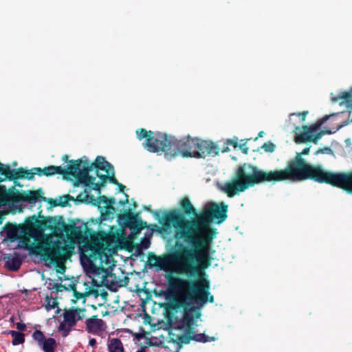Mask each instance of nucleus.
I'll use <instances>...</instances> for the list:
<instances>
[{
  "label": "nucleus",
  "instance_id": "4",
  "mask_svg": "<svg viewBox=\"0 0 352 352\" xmlns=\"http://www.w3.org/2000/svg\"><path fill=\"white\" fill-rule=\"evenodd\" d=\"M120 235L98 233L80 247V261L87 274L93 280L104 272V269L114 267L113 255L120 245Z\"/></svg>",
  "mask_w": 352,
  "mask_h": 352
},
{
  "label": "nucleus",
  "instance_id": "6",
  "mask_svg": "<svg viewBox=\"0 0 352 352\" xmlns=\"http://www.w3.org/2000/svg\"><path fill=\"white\" fill-rule=\"evenodd\" d=\"M42 191L27 190L20 193L14 190H7L5 186L0 185V207L8 206L12 211L21 210L22 201H28L30 204H35L44 198Z\"/></svg>",
  "mask_w": 352,
  "mask_h": 352
},
{
  "label": "nucleus",
  "instance_id": "31",
  "mask_svg": "<svg viewBox=\"0 0 352 352\" xmlns=\"http://www.w3.org/2000/svg\"><path fill=\"white\" fill-rule=\"evenodd\" d=\"M120 187L122 188V190L125 188V186L123 185H120Z\"/></svg>",
  "mask_w": 352,
  "mask_h": 352
},
{
  "label": "nucleus",
  "instance_id": "17",
  "mask_svg": "<svg viewBox=\"0 0 352 352\" xmlns=\"http://www.w3.org/2000/svg\"><path fill=\"white\" fill-rule=\"evenodd\" d=\"M109 352H123L124 348L121 341L118 338H112L108 341Z\"/></svg>",
  "mask_w": 352,
  "mask_h": 352
},
{
  "label": "nucleus",
  "instance_id": "28",
  "mask_svg": "<svg viewBox=\"0 0 352 352\" xmlns=\"http://www.w3.org/2000/svg\"><path fill=\"white\" fill-rule=\"evenodd\" d=\"M16 328L19 331H24L26 328V325L23 323L17 322L16 323Z\"/></svg>",
  "mask_w": 352,
  "mask_h": 352
},
{
  "label": "nucleus",
  "instance_id": "27",
  "mask_svg": "<svg viewBox=\"0 0 352 352\" xmlns=\"http://www.w3.org/2000/svg\"><path fill=\"white\" fill-rule=\"evenodd\" d=\"M74 295H75V298H75V299H72V300L73 303H76V301H77L78 300H79V299H82L83 302H85V298H84V296H83V295H82V294H80V293H77V292L75 291V292H74Z\"/></svg>",
  "mask_w": 352,
  "mask_h": 352
},
{
  "label": "nucleus",
  "instance_id": "15",
  "mask_svg": "<svg viewBox=\"0 0 352 352\" xmlns=\"http://www.w3.org/2000/svg\"><path fill=\"white\" fill-rule=\"evenodd\" d=\"M34 174L38 175L51 176L55 174H63V168L61 166H50L44 168H34Z\"/></svg>",
  "mask_w": 352,
  "mask_h": 352
},
{
  "label": "nucleus",
  "instance_id": "10",
  "mask_svg": "<svg viewBox=\"0 0 352 352\" xmlns=\"http://www.w3.org/2000/svg\"><path fill=\"white\" fill-rule=\"evenodd\" d=\"M94 165H95L97 168L96 175L99 178L98 181L96 180V182L100 184V188L103 186L107 179H110L111 181L114 182L113 168L105 160L104 157L101 156L97 157Z\"/></svg>",
  "mask_w": 352,
  "mask_h": 352
},
{
  "label": "nucleus",
  "instance_id": "24",
  "mask_svg": "<svg viewBox=\"0 0 352 352\" xmlns=\"http://www.w3.org/2000/svg\"><path fill=\"white\" fill-rule=\"evenodd\" d=\"M32 338H34V340H35L36 341H37L38 342L39 345H41L43 342L45 340L44 334L43 333L42 331H41L39 330H36L33 333Z\"/></svg>",
  "mask_w": 352,
  "mask_h": 352
},
{
  "label": "nucleus",
  "instance_id": "25",
  "mask_svg": "<svg viewBox=\"0 0 352 352\" xmlns=\"http://www.w3.org/2000/svg\"><path fill=\"white\" fill-rule=\"evenodd\" d=\"M58 303L56 299L50 298L47 300L46 308L47 309H54L57 306Z\"/></svg>",
  "mask_w": 352,
  "mask_h": 352
},
{
  "label": "nucleus",
  "instance_id": "20",
  "mask_svg": "<svg viewBox=\"0 0 352 352\" xmlns=\"http://www.w3.org/2000/svg\"><path fill=\"white\" fill-rule=\"evenodd\" d=\"M9 334L13 338L12 344L13 345H18L23 344L25 342L24 334L16 331H10Z\"/></svg>",
  "mask_w": 352,
  "mask_h": 352
},
{
  "label": "nucleus",
  "instance_id": "13",
  "mask_svg": "<svg viewBox=\"0 0 352 352\" xmlns=\"http://www.w3.org/2000/svg\"><path fill=\"white\" fill-rule=\"evenodd\" d=\"M85 329L89 333L100 335L105 331L107 325L104 321L94 316L86 320Z\"/></svg>",
  "mask_w": 352,
  "mask_h": 352
},
{
  "label": "nucleus",
  "instance_id": "3",
  "mask_svg": "<svg viewBox=\"0 0 352 352\" xmlns=\"http://www.w3.org/2000/svg\"><path fill=\"white\" fill-rule=\"evenodd\" d=\"M170 287L179 305L184 308V314L177 328L172 329L170 335L173 342L179 344H188L195 338L192 331L195 320L200 316L199 309L214 298L209 291L210 283L204 278L191 281L175 278L170 281Z\"/></svg>",
  "mask_w": 352,
  "mask_h": 352
},
{
  "label": "nucleus",
  "instance_id": "8",
  "mask_svg": "<svg viewBox=\"0 0 352 352\" xmlns=\"http://www.w3.org/2000/svg\"><path fill=\"white\" fill-rule=\"evenodd\" d=\"M89 169L88 168L81 169L80 161H72L71 164H68L65 169H63V174L71 175L86 186L93 190H100V184L96 182V177H92L89 175Z\"/></svg>",
  "mask_w": 352,
  "mask_h": 352
},
{
  "label": "nucleus",
  "instance_id": "16",
  "mask_svg": "<svg viewBox=\"0 0 352 352\" xmlns=\"http://www.w3.org/2000/svg\"><path fill=\"white\" fill-rule=\"evenodd\" d=\"M6 263L10 270H17L21 265V260L17 254H14V256L6 258Z\"/></svg>",
  "mask_w": 352,
  "mask_h": 352
},
{
  "label": "nucleus",
  "instance_id": "23",
  "mask_svg": "<svg viewBox=\"0 0 352 352\" xmlns=\"http://www.w3.org/2000/svg\"><path fill=\"white\" fill-rule=\"evenodd\" d=\"M7 237L12 241L19 239L18 230L14 228L7 231Z\"/></svg>",
  "mask_w": 352,
  "mask_h": 352
},
{
  "label": "nucleus",
  "instance_id": "2",
  "mask_svg": "<svg viewBox=\"0 0 352 352\" xmlns=\"http://www.w3.org/2000/svg\"><path fill=\"white\" fill-rule=\"evenodd\" d=\"M309 148L288 161L284 169L263 170L256 166L244 164L239 166L234 177L221 186V189L230 197L245 191L249 187L262 182H278L285 180L300 182L313 179L352 191V173H335L322 169L320 166H312L302 157L307 155Z\"/></svg>",
  "mask_w": 352,
  "mask_h": 352
},
{
  "label": "nucleus",
  "instance_id": "1",
  "mask_svg": "<svg viewBox=\"0 0 352 352\" xmlns=\"http://www.w3.org/2000/svg\"><path fill=\"white\" fill-rule=\"evenodd\" d=\"M227 206L221 203L206 204L203 212L191 221L186 220L177 212L167 214V223L172 225L175 238L184 240L193 245L195 249L184 248L178 254L160 257L154 256L150 258L153 265L166 272L192 275L199 270L200 266L207 267L212 241L209 223L212 221L221 223L226 217Z\"/></svg>",
  "mask_w": 352,
  "mask_h": 352
},
{
  "label": "nucleus",
  "instance_id": "19",
  "mask_svg": "<svg viewBox=\"0 0 352 352\" xmlns=\"http://www.w3.org/2000/svg\"><path fill=\"white\" fill-rule=\"evenodd\" d=\"M41 346H42L45 352H54L56 346V342L54 338H50L45 339Z\"/></svg>",
  "mask_w": 352,
  "mask_h": 352
},
{
  "label": "nucleus",
  "instance_id": "12",
  "mask_svg": "<svg viewBox=\"0 0 352 352\" xmlns=\"http://www.w3.org/2000/svg\"><path fill=\"white\" fill-rule=\"evenodd\" d=\"M85 309L72 308L65 310L63 314V322L60 324V330H66L64 336L67 334L69 329L74 326L78 320H82L85 317Z\"/></svg>",
  "mask_w": 352,
  "mask_h": 352
},
{
  "label": "nucleus",
  "instance_id": "18",
  "mask_svg": "<svg viewBox=\"0 0 352 352\" xmlns=\"http://www.w3.org/2000/svg\"><path fill=\"white\" fill-rule=\"evenodd\" d=\"M248 140H242L241 143L238 144L236 139L227 140L225 144L228 148L229 146H232L234 148H236L239 146L244 153L247 154L249 150L248 147L246 146Z\"/></svg>",
  "mask_w": 352,
  "mask_h": 352
},
{
  "label": "nucleus",
  "instance_id": "7",
  "mask_svg": "<svg viewBox=\"0 0 352 352\" xmlns=\"http://www.w3.org/2000/svg\"><path fill=\"white\" fill-rule=\"evenodd\" d=\"M138 138L149 152L169 151L172 155L173 142L167 138L166 133H138Z\"/></svg>",
  "mask_w": 352,
  "mask_h": 352
},
{
  "label": "nucleus",
  "instance_id": "29",
  "mask_svg": "<svg viewBox=\"0 0 352 352\" xmlns=\"http://www.w3.org/2000/svg\"><path fill=\"white\" fill-rule=\"evenodd\" d=\"M89 344L91 346L94 347L96 345V340L95 338L90 339L89 342Z\"/></svg>",
  "mask_w": 352,
  "mask_h": 352
},
{
  "label": "nucleus",
  "instance_id": "21",
  "mask_svg": "<svg viewBox=\"0 0 352 352\" xmlns=\"http://www.w3.org/2000/svg\"><path fill=\"white\" fill-rule=\"evenodd\" d=\"M181 206L186 214H196L195 210L188 198L185 197L181 201Z\"/></svg>",
  "mask_w": 352,
  "mask_h": 352
},
{
  "label": "nucleus",
  "instance_id": "32",
  "mask_svg": "<svg viewBox=\"0 0 352 352\" xmlns=\"http://www.w3.org/2000/svg\"><path fill=\"white\" fill-rule=\"evenodd\" d=\"M28 177L29 179H31V178H32V177H33V176H32V175H31L30 177Z\"/></svg>",
  "mask_w": 352,
  "mask_h": 352
},
{
  "label": "nucleus",
  "instance_id": "5",
  "mask_svg": "<svg viewBox=\"0 0 352 352\" xmlns=\"http://www.w3.org/2000/svg\"><path fill=\"white\" fill-rule=\"evenodd\" d=\"M41 236L40 231L34 236L32 234H25L19 239L17 248L29 250L31 254L43 256L58 265L62 264L66 252L63 243L60 241L52 242L49 238L39 241L38 238Z\"/></svg>",
  "mask_w": 352,
  "mask_h": 352
},
{
  "label": "nucleus",
  "instance_id": "30",
  "mask_svg": "<svg viewBox=\"0 0 352 352\" xmlns=\"http://www.w3.org/2000/svg\"><path fill=\"white\" fill-rule=\"evenodd\" d=\"M63 160L67 162L68 160V156L67 155H63Z\"/></svg>",
  "mask_w": 352,
  "mask_h": 352
},
{
  "label": "nucleus",
  "instance_id": "22",
  "mask_svg": "<svg viewBox=\"0 0 352 352\" xmlns=\"http://www.w3.org/2000/svg\"><path fill=\"white\" fill-rule=\"evenodd\" d=\"M72 234L76 240L80 241L85 237V233H82V232L80 230V227H75L72 231Z\"/></svg>",
  "mask_w": 352,
  "mask_h": 352
},
{
  "label": "nucleus",
  "instance_id": "11",
  "mask_svg": "<svg viewBox=\"0 0 352 352\" xmlns=\"http://www.w3.org/2000/svg\"><path fill=\"white\" fill-rule=\"evenodd\" d=\"M229 150L230 148L228 146H221L219 144H217L210 140L199 138L197 157L217 155L220 151L224 153Z\"/></svg>",
  "mask_w": 352,
  "mask_h": 352
},
{
  "label": "nucleus",
  "instance_id": "14",
  "mask_svg": "<svg viewBox=\"0 0 352 352\" xmlns=\"http://www.w3.org/2000/svg\"><path fill=\"white\" fill-rule=\"evenodd\" d=\"M322 133H297L295 142L297 144L314 142L315 144L321 138Z\"/></svg>",
  "mask_w": 352,
  "mask_h": 352
},
{
  "label": "nucleus",
  "instance_id": "26",
  "mask_svg": "<svg viewBox=\"0 0 352 352\" xmlns=\"http://www.w3.org/2000/svg\"><path fill=\"white\" fill-rule=\"evenodd\" d=\"M262 148L267 152H273L275 148V145L272 142H268L264 144Z\"/></svg>",
  "mask_w": 352,
  "mask_h": 352
},
{
  "label": "nucleus",
  "instance_id": "9",
  "mask_svg": "<svg viewBox=\"0 0 352 352\" xmlns=\"http://www.w3.org/2000/svg\"><path fill=\"white\" fill-rule=\"evenodd\" d=\"M198 141V138H192L187 135L183 140L173 142L172 155L197 157Z\"/></svg>",
  "mask_w": 352,
  "mask_h": 352
}]
</instances>
